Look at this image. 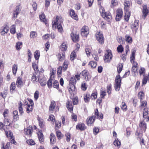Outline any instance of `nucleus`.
I'll list each match as a JSON object with an SVG mask.
<instances>
[{
    "label": "nucleus",
    "instance_id": "49530a36",
    "mask_svg": "<svg viewBox=\"0 0 149 149\" xmlns=\"http://www.w3.org/2000/svg\"><path fill=\"white\" fill-rule=\"evenodd\" d=\"M8 94L7 91L5 90L2 92H1L0 95L2 96L3 98H5L6 97Z\"/></svg>",
    "mask_w": 149,
    "mask_h": 149
},
{
    "label": "nucleus",
    "instance_id": "7c9ffc66",
    "mask_svg": "<svg viewBox=\"0 0 149 149\" xmlns=\"http://www.w3.org/2000/svg\"><path fill=\"white\" fill-rule=\"evenodd\" d=\"M76 82L75 78H74V77H71L69 81L70 85H71V86L72 85L75 86Z\"/></svg>",
    "mask_w": 149,
    "mask_h": 149
},
{
    "label": "nucleus",
    "instance_id": "1a4fd4ad",
    "mask_svg": "<svg viewBox=\"0 0 149 149\" xmlns=\"http://www.w3.org/2000/svg\"><path fill=\"white\" fill-rule=\"evenodd\" d=\"M131 2L128 0H125L124 3V10L125 12H130L129 9Z\"/></svg>",
    "mask_w": 149,
    "mask_h": 149
},
{
    "label": "nucleus",
    "instance_id": "8fccbe9b",
    "mask_svg": "<svg viewBox=\"0 0 149 149\" xmlns=\"http://www.w3.org/2000/svg\"><path fill=\"white\" fill-rule=\"evenodd\" d=\"M56 136L58 139H60L63 137V135L61 133L60 131H58L56 132Z\"/></svg>",
    "mask_w": 149,
    "mask_h": 149
},
{
    "label": "nucleus",
    "instance_id": "5fc2aeb1",
    "mask_svg": "<svg viewBox=\"0 0 149 149\" xmlns=\"http://www.w3.org/2000/svg\"><path fill=\"white\" fill-rule=\"evenodd\" d=\"M70 85V87H69L68 88V90L70 92V93H72V91L74 90L75 89V86H71V85Z\"/></svg>",
    "mask_w": 149,
    "mask_h": 149
},
{
    "label": "nucleus",
    "instance_id": "5701e85b",
    "mask_svg": "<svg viewBox=\"0 0 149 149\" xmlns=\"http://www.w3.org/2000/svg\"><path fill=\"white\" fill-rule=\"evenodd\" d=\"M37 73L34 72L32 74L31 80L33 81H38L39 80V78L38 76Z\"/></svg>",
    "mask_w": 149,
    "mask_h": 149
},
{
    "label": "nucleus",
    "instance_id": "79ce46f5",
    "mask_svg": "<svg viewBox=\"0 0 149 149\" xmlns=\"http://www.w3.org/2000/svg\"><path fill=\"white\" fill-rule=\"evenodd\" d=\"M68 67V65L67 62L66 61H65L63 64V70L64 71H66Z\"/></svg>",
    "mask_w": 149,
    "mask_h": 149
},
{
    "label": "nucleus",
    "instance_id": "a211bd4d",
    "mask_svg": "<svg viewBox=\"0 0 149 149\" xmlns=\"http://www.w3.org/2000/svg\"><path fill=\"white\" fill-rule=\"evenodd\" d=\"M21 10L19 8V6H17L16 7V9L15 10L13 13V18H16L17 15L19 13Z\"/></svg>",
    "mask_w": 149,
    "mask_h": 149
},
{
    "label": "nucleus",
    "instance_id": "774afa93",
    "mask_svg": "<svg viewBox=\"0 0 149 149\" xmlns=\"http://www.w3.org/2000/svg\"><path fill=\"white\" fill-rule=\"evenodd\" d=\"M145 72V69L143 68H141L139 70V74L140 75L143 74Z\"/></svg>",
    "mask_w": 149,
    "mask_h": 149
},
{
    "label": "nucleus",
    "instance_id": "f257e3e1",
    "mask_svg": "<svg viewBox=\"0 0 149 149\" xmlns=\"http://www.w3.org/2000/svg\"><path fill=\"white\" fill-rule=\"evenodd\" d=\"M100 11L102 17L106 20L109 21L111 19L112 17L111 14L109 12H106L103 8H101Z\"/></svg>",
    "mask_w": 149,
    "mask_h": 149
},
{
    "label": "nucleus",
    "instance_id": "c03bdc74",
    "mask_svg": "<svg viewBox=\"0 0 149 149\" xmlns=\"http://www.w3.org/2000/svg\"><path fill=\"white\" fill-rule=\"evenodd\" d=\"M33 110V106L29 104L28 105L26 109V112L27 113H29L32 112Z\"/></svg>",
    "mask_w": 149,
    "mask_h": 149
},
{
    "label": "nucleus",
    "instance_id": "4be33fe9",
    "mask_svg": "<svg viewBox=\"0 0 149 149\" xmlns=\"http://www.w3.org/2000/svg\"><path fill=\"white\" fill-rule=\"evenodd\" d=\"M9 29V27L7 26L2 28L1 29V35H4L5 33H8Z\"/></svg>",
    "mask_w": 149,
    "mask_h": 149
},
{
    "label": "nucleus",
    "instance_id": "412c9836",
    "mask_svg": "<svg viewBox=\"0 0 149 149\" xmlns=\"http://www.w3.org/2000/svg\"><path fill=\"white\" fill-rule=\"evenodd\" d=\"M95 120L94 116H92L89 118V119L87 118L86 120L87 123L88 125H91V124L93 123Z\"/></svg>",
    "mask_w": 149,
    "mask_h": 149
},
{
    "label": "nucleus",
    "instance_id": "4d7b16f0",
    "mask_svg": "<svg viewBox=\"0 0 149 149\" xmlns=\"http://www.w3.org/2000/svg\"><path fill=\"white\" fill-rule=\"evenodd\" d=\"M147 105V102L146 101H144L141 102L140 107L141 108L146 107Z\"/></svg>",
    "mask_w": 149,
    "mask_h": 149
},
{
    "label": "nucleus",
    "instance_id": "f8f14e48",
    "mask_svg": "<svg viewBox=\"0 0 149 149\" xmlns=\"http://www.w3.org/2000/svg\"><path fill=\"white\" fill-rule=\"evenodd\" d=\"M143 9L142 11V13H143L142 17L144 19H145L147 15L149 13V10L147 9V6L146 5L143 6Z\"/></svg>",
    "mask_w": 149,
    "mask_h": 149
},
{
    "label": "nucleus",
    "instance_id": "0e129e2a",
    "mask_svg": "<svg viewBox=\"0 0 149 149\" xmlns=\"http://www.w3.org/2000/svg\"><path fill=\"white\" fill-rule=\"evenodd\" d=\"M56 27H57L58 29L59 32H62L63 31L62 27L61 24H59L56 25Z\"/></svg>",
    "mask_w": 149,
    "mask_h": 149
},
{
    "label": "nucleus",
    "instance_id": "a878e982",
    "mask_svg": "<svg viewBox=\"0 0 149 149\" xmlns=\"http://www.w3.org/2000/svg\"><path fill=\"white\" fill-rule=\"evenodd\" d=\"M140 127H141L142 129L145 131L146 128V124L144 120L141 121L139 124Z\"/></svg>",
    "mask_w": 149,
    "mask_h": 149
},
{
    "label": "nucleus",
    "instance_id": "13d9d810",
    "mask_svg": "<svg viewBox=\"0 0 149 149\" xmlns=\"http://www.w3.org/2000/svg\"><path fill=\"white\" fill-rule=\"evenodd\" d=\"M90 96V95L88 94H86V96L84 97V100L86 102H89Z\"/></svg>",
    "mask_w": 149,
    "mask_h": 149
},
{
    "label": "nucleus",
    "instance_id": "9b49d317",
    "mask_svg": "<svg viewBox=\"0 0 149 149\" xmlns=\"http://www.w3.org/2000/svg\"><path fill=\"white\" fill-rule=\"evenodd\" d=\"M5 133L7 136L10 138L11 143H13L14 144H15L16 142L14 140V138L13 136V134L12 132L10 131H9L8 132H5Z\"/></svg>",
    "mask_w": 149,
    "mask_h": 149
},
{
    "label": "nucleus",
    "instance_id": "f704fd0d",
    "mask_svg": "<svg viewBox=\"0 0 149 149\" xmlns=\"http://www.w3.org/2000/svg\"><path fill=\"white\" fill-rule=\"evenodd\" d=\"M125 16H124V19L126 21H128L130 15V12H125Z\"/></svg>",
    "mask_w": 149,
    "mask_h": 149
},
{
    "label": "nucleus",
    "instance_id": "9d476101",
    "mask_svg": "<svg viewBox=\"0 0 149 149\" xmlns=\"http://www.w3.org/2000/svg\"><path fill=\"white\" fill-rule=\"evenodd\" d=\"M93 116H94L95 119V118L97 119H102L103 118V114L102 113L98 112V109H96L94 113V115H93Z\"/></svg>",
    "mask_w": 149,
    "mask_h": 149
},
{
    "label": "nucleus",
    "instance_id": "6ab92c4d",
    "mask_svg": "<svg viewBox=\"0 0 149 149\" xmlns=\"http://www.w3.org/2000/svg\"><path fill=\"white\" fill-rule=\"evenodd\" d=\"M56 105L55 101H53L51 102V104L49 107V111L51 113H52Z\"/></svg>",
    "mask_w": 149,
    "mask_h": 149
},
{
    "label": "nucleus",
    "instance_id": "ddd939ff",
    "mask_svg": "<svg viewBox=\"0 0 149 149\" xmlns=\"http://www.w3.org/2000/svg\"><path fill=\"white\" fill-rule=\"evenodd\" d=\"M70 16L74 19L78 20V17L77 15L75 13L74 10L72 9H71L70 10Z\"/></svg>",
    "mask_w": 149,
    "mask_h": 149
},
{
    "label": "nucleus",
    "instance_id": "72a5a7b5",
    "mask_svg": "<svg viewBox=\"0 0 149 149\" xmlns=\"http://www.w3.org/2000/svg\"><path fill=\"white\" fill-rule=\"evenodd\" d=\"M59 83L58 81L54 80L53 83V86L54 88L58 89L59 88Z\"/></svg>",
    "mask_w": 149,
    "mask_h": 149
},
{
    "label": "nucleus",
    "instance_id": "a19ab883",
    "mask_svg": "<svg viewBox=\"0 0 149 149\" xmlns=\"http://www.w3.org/2000/svg\"><path fill=\"white\" fill-rule=\"evenodd\" d=\"M4 143H2V148L1 149H9V148L10 147V143L9 142H8L5 147L4 146Z\"/></svg>",
    "mask_w": 149,
    "mask_h": 149
},
{
    "label": "nucleus",
    "instance_id": "ea45409f",
    "mask_svg": "<svg viewBox=\"0 0 149 149\" xmlns=\"http://www.w3.org/2000/svg\"><path fill=\"white\" fill-rule=\"evenodd\" d=\"M88 65L91 68H94L96 66L97 63L95 62L91 61L89 63Z\"/></svg>",
    "mask_w": 149,
    "mask_h": 149
},
{
    "label": "nucleus",
    "instance_id": "e433bc0d",
    "mask_svg": "<svg viewBox=\"0 0 149 149\" xmlns=\"http://www.w3.org/2000/svg\"><path fill=\"white\" fill-rule=\"evenodd\" d=\"M34 56L36 60H38L40 56V53L39 51L36 50L34 53Z\"/></svg>",
    "mask_w": 149,
    "mask_h": 149
},
{
    "label": "nucleus",
    "instance_id": "39448f33",
    "mask_svg": "<svg viewBox=\"0 0 149 149\" xmlns=\"http://www.w3.org/2000/svg\"><path fill=\"white\" fill-rule=\"evenodd\" d=\"M121 79L120 75H118L116 77L115 80V88L116 91H119L121 85Z\"/></svg>",
    "mask_w": 149,
    "mask_h": 149
},
{
    "label": "nucleus",
    "instance_id": "864d4df0",
    "mask_svg": "<svg viewBox=\"0 0 149 149\" xmlns=\"http://www.w3.org/2000/svg\"><path fill=\"white\" fill-rule=\"evenodd\" d=\"M36 33L34 31H32L31 32L30 34V37L31 38H35L37 36Z\"/></svg>",
    "mask_w": 149,
    "mask_h": 149
},
{
    "label": "nucleus",
    "instance_id": "bb28decb",
    "mask_svg": "<svg viewBox=\"0 0 149 149\" xmlns=\"http://www.w3.org/2000/svg\"><path fill=\"white\" fill-rule=\"evenodd\" d=\"M138 69V64L136 62H134L133 64V66L132 68V72L135 73Z\"/></svg>",
    "mask_w": 149,
    "mask_h": 149
},
{
    "label": "nucleus",
    "instance_id": "58836bf2",
    "mask_svg": "<svg viewBox=\"0 0 149 149\" xmlns=\"http://www.w3.org/2000/svg\"><path fill=\"white\" fill-rule=\"evenodd\" d=\"M125 40L129 43L131 44L132 42V39L131 37L128 35L125 36Z\"/></svg>",
    "mask_w": 149,
    "mask_h": 149
},
{
    "label": "nucleus",
    "instance_id": "e2e57ef3",
    "mask_svg": "<svg viewBox=\"0 0 149 149\" xmlns=\"http://www.w3.org/2000/svg\"><path fill=\"white\" fill-rule=\"evenodd\" d=\"M48 120H50L52 122H54L55 121V118L54 116L53 115H51L49 116Z\"/></svg>",
    "mask_w": 149,
    "mask_h": 149
},
{
    "label": "nucleus",
    "instance_id": "aec40b11",
    "mask_svg": "<svg viewBox=\"0 0 149 149\" xmlns=\"http://www.w3.org/2000/svg\"><path fill=\"white\" fill-rule=\"evenodd\" d=\"M50 139L51 142V144H54L56 142V139L54 134L52 133L50 134Z\"/></svg>",
    "mask_w": 149,
    "mask_h": 149
},
{
    "label": "nucleus",
    "instance_id": "a18cd8bd",
    "mask_svg": "<svg viewBox=\"0 0 149 149\" xmlns=\"http://www.w3.org/2000/svg\"><path fill=\"white\" fill-rule=\"evenodd\" d=\"M60 49L62 51H65L67 48L66 44L65 43H63L60 46Z\"/></svg>",
    "mask_w": 149,
    "mask_h": 149
},
{
    "label": "nucleus",
    "instance_id": "37998d69",
    "mask_svg": "<svg viewBox=\"0 0 149 149\" xmlns=\"http://www.w3.org/2000/svg\"><path fill=\"white\" fill-rule=\"evenodd\" d=\"M16 88L15 83V82H13L10 85V92L13 91Z\"/></svg>",
    "mask_w": 149,
    "mask_h": 149
},
{
    "label": "nucleus",
    "instance_id": "dca6fc26",
    "mask_svg": "<svg viewBox=\"0 0 149 149\" xmlns=\"http://www.w3.org/2000/svg\"><path fill=\"white\" fill-rule=\"evenodd\" d=\"M66 107L68 110L71 111L73 110V105L71 101H68L66 103Z\"/></svg>",
    "mask_w": 149,
    "mask_h": 149
},
{
    "label": "nucleus",
    "instance_id": "338daca9",
    "mask_svg": "<svg viewBox=\"0 0 149 149\" xmlns=\"http://www.w3.org/2000/svg\"><path fill=\"white\" fill-rule=\"evenodd\" d=\"M88 73V72L87 70H84L82 71L81 73L80 74H81L82 76L84 77L86 76V75H87Z\"/></svg>",
    "mask_w": 149,
    "mask_h": 149
},
{
    "label": "nucleus",
    "instance_id": "c756f323",
    "mask_svg": "<svg viewBox=\"0 0 149 149\" xmlns=\"http://www.w3.org/2000/svg\"><path fill=\"white\" fill-rule=\"evenodd\" d=\"M123 67V63H119L118 64L117 67V70L118 74H119L122 71Z\"/></svg>",
    "mask_w": 149,
    "mask_h": 149
},
{
    "label": "nucleus",
    "instance_id": "20e7f679",
    "mask_svg": "<svg viewBox=\"0 0 149 149\" xmlns=\"http://www.w3.org/2000/svg\"><path fill=\"white\" fill-rule=\"evenodd\" d=\"M104 60L105 62H109L112 59V55L111 50H107L105 53V54L104 56Z\"/></svg>",
    "mask_w": 149,
    "mask_h": 149
},
{
    "label": "nucleus",
    "instance_id": "de8ad7c7",
    "mask_svg": "<svg viewBox=\"0 0 149 149\" xmlns=\"http://www.w3.org/2000/svg\"><path fill=\"white\" fill-rule=\"evenodd\" d=\"M22 45V42H18L16 43V47L17 50H19L21 49L20 47V46Z\"/></svg>",
    "mask_w": 149,
    "mask_h": 149
},
{
    "label": "nucleus",
    "instance_id": "cd10ccee",
    "mask_svg": "<svg viewBox=\"0 0 149 149\" xmlns=\"http://www.w3.org/2000/svg\"><path fill=\"white\" fill-rule=\"evenodd\" d=\"M16 84H17V86L19 87H20L21 86H22L23 85V83L22 79L19 77H18L17 78L16 81Z\"/></svg>",
    "mask_w": 149,
    "mask_h": 149
},
{
    "label": "nucleus",
    "instance_id": "c85d7f7f",
    "mask_svg": "<svg viewBox=\"0 0 149 149\" xmlns=\"http://www.w3.org/2000/svg\"><path fill=\"white\" fill-rule=\"evenodd\" d=\"M57 56L58 59L59 61H63L65 58V55L64 52L62 53V54H58Z\"/></svg>",
    "mask_w": 149,
    "mask_h": 149
},
{
    "label": "nucleus",
    "instance_id": "0eeeda50",
    "mask_svg": "<svg viewBox=\"0 0 149 149\" xmlns=\"http://www.w3.org/2000/svg\"><path fill=\"white\" fill-rule=\"evenodd\" d=\"M139 21L138 20H135L134 23L131 26V28L134 32L135 33L136 32L139 27Z\"/></svg>",
    "mask_w": 149,
    "mask_h": 149
},
{
    "label": "nucleus",
    "instance_id": "4c0bfd02",
    "mask_svg": "<svg viewBox=\"0 0 149 149\" xmlns=\"http://www.w3.org/2000/svg\"><path fill=\"white\" fill-rule=\"evenodd\" d=\"M113 144L115 146L120 147L121 145V142L118 139H115V141L113 142Z\"/></svg>",
    "mask_w": 149,
    "mask_h": 149
},
{
    "label": "nucleus",
    "instance_id": "4468645a",
    "mask_svg": "<svg viewBox=\"0 0 149 149\" xmlns=\"http://www.w3.org/2000/svg\"><path fill=\"white\" fill-rule=\"evenodd\" d=\"M71 37L73 41L74 42L78 41L79 39V35L73 33H71L70 34Z\"/></svg>",
    "mask_w": 149,
    "mask_h": 149
},
{
    "label": "nucleus",
    "instance_id": "3c124183",
    "mask_svg": "<svg viewBox=\"0 0 149 149\" xmlns=\"http://www.w3.org/2000/svg\"><path fill=\"white\" fill-rule=\"evenodd\" d=\"M76 55L75 51L73 52L70 55L71 60L72 61L74 60V59L75 58Z\"/></svg>",
    "mask_w": 149,
    "mask_h": 149
},
{
    "label": "nucleus",
    "instance_id": "09e8293b",
    "mask_svg": "<svg viewBox=\"0 0 149 149\" xmlns=\"http://www.w3.org/2000/svg\"><path fill=\"white\" fill-rule=\"evenodd\" d=\"M10 33L12 34H14L15 33V25H13L11 26V28L10 29Z\"/></svg>",
    "mask_w": 149,
    "mask_h": 149
},
{
    "label": "nucleus",
    "instance_id": "f3484780",
    "mask_svg": "<svg viewBox=\"0 0 149 149\" xmlns=\"http://www.w3.org/2000/svg\"><path fill=\"white\" fill-rule=\"evenodd\" d=\"M76 128L77 129L82 131L85 130L86 128V127L84 124L82 123H80L76 125Z\"/></svg>",
    "mask_w": 149,
    "mask_h": 149
},
{
    "label": "nucleus",
    "instance_id": "7ed1b4c3",
    "mask_svg": "<svg viewBox=\"0 0 149 149\" xmlns=\"http://www.w3.org/2000/svg\"><path fill=\"white\" fill-rule=\"evenodd\" d=\"M95 36L96 39L98 42L101 44H103L104 42V39L102 33L97 31L96 32Z\"/></svg>",
    "mask_w": 149,
    "mask_h": 149
},
{
    "label": "nucleus",
    "instance_id": "423d86ee",
    "mask_svg": "<svg viewBox=\"0 0 149 149\" xmlns=\"http://www.w3.org/2000/svg\"><path fill=\"white\" fill-rule=\"evenodd\" d=\"M89 33V29L87 26H84L81 29V35L84 37H86Z\"/></svg>",
    "mask_w": 149,
    "mask_h": 149
},
{
    "label": "nucleus",
    "instance_id": "2eb2a0df",
    "mask_svg": "<svg viewBox=\"0 0 149 149\" xmlns=\"http://www.w3.org/2000/svg\"><path fill=\"white\" fill-rule=\"evenodd\" d=\"M148 111L147 109L145 108L143 112V117L144 119H146V121H149V116H148Z\"/></svg>",
    "mask_w": 149,
    "mask_h": 149
},
{
    "label": "nucleus",
    "instance_id": "b1692460",
    "mask_svg": "<svg viewBox=\"0 0 149 149\" xmlns=\"http://www.w3.org/2000/svg\"><path fill=\"white\" fill-rule=\"evenodd\" d=\"M13 119L14 121H16L19 119V115L17 111L15 110L13 112Z\"/></svg>",
    "mask_w": 149,
    "mask_h": 149
},
{
    "label": "nucleus",
    "instance_id": "473e14b6",
    "mask_svg": "<svg viewBox=\"0 0 149 149\" xmlns=\"http://www.w3.org/2000/svg\"><path fill=\"white\" fill-rule=\"evenodd\" d=\"M45 16L44 14H42L39 15V18L40 20L42 22H44L45 24H46V20L45 18Z\"/></svg>",
    "mask_w": 149,
    "mask_h": 149
},
{
    "label": "nucleus",
    "instance_id": "bf43d9fd",
    "mask_svg": "<svg viewBox=\"0 0 149 149\" xmlns=\"http://www.w3.org/2000/svg\"><path fill=\"white\" fill-rule=\"evenodd\" d=\"M122 109L126 111L127 110V106L125 102H123L122 103Z\"/></svg>",
    "mask_w": 149,
    "mask_h": 149
},
{
    "label": "nucleus",
    "instance_id": "69168bd1",
    "mask_svg": "<svg viewBox=\"0 0 149 149\" xmlns=\"http://www.w3.org/2000/svg\"><path fill=\"white\" fill-rule=\"evenodd\" d=\"M63 70V68L61 66H59L57 69V72L58 74H61L62 73V71Z\"/></svg>",
    "mask_w": 149,
    "mask_h": 149
},
{
    "label": "nucleus",
    "instance_id": "680f3d73",
    "mask_svg": "<svg viewBox=\"0 0 149 149\" xmlns=\"http://www.w3.org/2000/svg\"><path fill=\"white\" fill-rule=\"evenodd\" d=\"M65 136L66 140L68 142L69 141L71 138L70 134L69 133H67L66 134Z\"/></svg>",
    "mask_w": 149,
    "mask_h": 149
},
{
    "label": "nucleus",
    "instance_id": "f03ea898",
    "mask_svg": "<svg viewBox=\"0 0 149 149\" xmlns=\"http://www.w3.org/2000/svg\"><path fill=\"white\" fill-rule=\"evenodd\" d=\"M63 19L61 16H57L56 18L53 19L52 22V28L55 29L56 28V25L61 24L63 22Z\"/></svg>",
    "mask_w": 149,
    "mask_h": 149
},
{
    "label": "nucleus",
    "instance_id": "6e6d98bb",
    "mask_svg": "<svg viewBox=\"0 0 149 149\" xmlns=\"http://www.w3.org/2000/svg\"><path fill=\"white\" fill-rule=\"evenodd\" d=\"M26 142L29 145H33L35 144L34 141L32 139L28 140Z\"/></svg>",
    "mask_w": 149,
    "mask_h": 149
},
{
    "label": "nucleus",
    "instance_id": "052dcab7",
    "mask_svg": "<svg viewBox=\"0 0 149 149\" xmlns=\"http://www.w3.org/2000/svg\"><path fill=\"white\" fill-rule=\"evenodd\" d=\"M52 79L50 78L47 81V84L49 88H51L52 87Z\"/></svg>",
    "mask_w": 149,
    "mask_h": 149
},
{
    "label": "nucleus",
    "instance_id": "6e6552de",
    "mask_svg": "<svg viewBox=\"0 0 149 149\" xmlns=\"http://www.w3.org/2000/svg\"><path fill=\"white\" fill-rule=\"evenodd\" d=\"M123 12L122 9L121 8L118 9L117 10L116 19L117 21H119L122 17Z\"/></svg>",
    "mask_w": 149,
    "mask_h": 149
},
{
    "label": "nucleus",
    "instance_id": "393cba45",
    "mask_svg": "<svg viewBox=\"0 0 149 149\" xmlns=\"http://www.w3.org/2000/svg\"><path fill=\"white\" fill-rule=\"evenodd\" d=\"M32 131H33V129L32 127L29 126V127L25 129V133L26 134L30 135L31 134Z\"/></svg>",
    "mask_w": 149,
    "mask_h": 149
},
{
    "label": "nucleus",
    "instance_id": "603ef678",
    "mask_svg": "<svg viewBox=\"0 0 149 149\" xmlns=\"http://www.w3.org/2000/svg\"><path fill=\"white\" fill-rule=\"evenodd\" d=\"M117 50L118 52H122L123 51V48L122 45H120L117 48Z\"/></svg>",
    "mask_w": 149,
    "mask_h": 149
},
{
    "label": "nucleus",
    "instance_id": "c9c22d12",
    "mask_svg": "<svg viewBox=\"0 0 149 149\" xmlns=\"http://www.w3.org/2000/svg\"><path fill=\"white\" fill-rule=\"evenodd\" d=\"M17 70V65L14 64L13 65L12 67V71L13 74L15 75L16 73Z\"/></svg>",
    "mask_w": 149,
    "mask_h": 149
},
{
    "label": "nucleus",
    "instance_id": "2f4dec72",
    "mask_svg": "<svg viewBox=\"0 0 149 149\" xmlns=\"http://www.w3.org/2000/svg\"><path fill=\"white\" fill-rule=\"evenodd\" d=\"M38 138L39 141L41 143L44 141V137L42 134L40 132H39L38 133Z\"/></svg>",
    "mask_w": 149,
    "mask_h": 149
}]
</instances>
